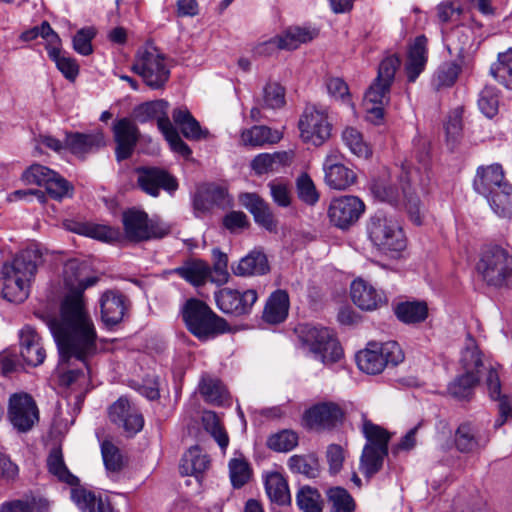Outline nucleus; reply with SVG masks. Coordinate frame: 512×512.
I'll list each match as a JSON object with an SVG mask.
<instances>
[{"label": "nucleus", "mask_w": 512, "mask_h": 512, "mask_svg": "<svg viewBox=\"0 0 512 512\" xmlns=\"http://www.w3.org/2000/svg\"><path fill=\"white\" fill-rule=\"evenodd\" d=\"M98 281L87 263L77 259L65 263L63 284L68 292L61 303L60 319L47 320L62 363L76 359L87 367L88 359L97 352V333L85 309L84 291Z\"/></svg>", "instance_id": "f257e3e1"}, {"label": "nucleus", "mask_w": 512, "mask_h": 512, "mask_svg": "<svg viewBox=\"0 0 512 512\" xmlns=\"http://www.w3.org/2000/svg\"><path fill=\"white\" fill-rule=\"evenodd\" d=\"M43 264V253L37 245L19 251L1 268L0 294L9 302L21 303L30 293L38 268Z\"/></svg>", "instance_id": "f03ea898"}, {"label": "nucleus", "mask_w": 512, "mask_h": 512, "mask_svg": "<svg viewBox=\"0 0 512 512\" xmlns=\"http://www.w3.org/2000/svg\"><path fill=\"white\" fill-rule=\"evenodd\" d=\"M474 190L485 197L494 211L501 218L512 214V185L505 178L502 165L493 163L481 165L476 169L473 180Z\"/></svg>", "instance_id": "7ed1b4c3"}, {"label": "nucleus", "mask_w": 512, "mask_h": 512, "mask_svg": "<svg viewBox=\"0 0 512 512\" xmlns=\"http://www.w3.org/2000/svg\"><path fill=\"white\" fill-rule=\"evenodd\" d=\"M414 172H405L400 177V188L397 185L389 183H375L372 186V193L381 202H386L392 206H404L410 220L415 225L423 223L426 214V208L420 200L415 187H412Z\"/></svg>", "instance_id": "20e7f679"}, {"label": "nucleus", "mask_w": 512, "mask_h": 512, "mask_svg": "<svg viewBox=\"0 0 512 512\" xmlns=\"http://www.w3.org/2000/svg\"><path fill=\"white\" fill-rule=\"evenodd\" d=\"M400 64L401 60L396 55L384 58L379 64L377 77L365 93L367 119L374 124H379L384 117L383 106L390 100V88Z\"/></svg>", "instance_id": "39448f33"}, {"label": "nucleus", "mask_w": 512, "mask_h": 512, "mask_svg": "<svg viewBox=\"0 0 512 512\" xmlns=\"http://www.w3.org/2000/svg\"><path fill=\"white\" fill-rule=\"evenodd\" d=\"M295 333L301 347L324 365L336 363L341 359L343 350L330 329L312 324H299L295 328Z\"/></svg>", "instance_id": "423d86ee"}, {"label": "nucleus", "mask_w": 512, "mask_h": 512, "mask_svg": "<svg viewBox=\"0 0 512 512\" xmlns=\"http://www.w3.org/2000/svg\"><path fill=\"white\" fill-rule=\"evenodd\" d=\"M183 321L199 340H208L228 330L227 322L202 300L188 299L181 308Z\"/></svg>", "instance_id": "0eeeda50"}, {"label": "nucleus", "mask_w": 512, "mask_h": 512, "mask_svg": "<svg viewBox=\"0 0 512 512\" xmlns=\"http://www.w3.org/2000/svg\"><path fill=\"white\" fill-rule=\"evenodd\" d=\"M362 433L366 444L360 456L359 469L366 478L370 479L383 467L384 459L388 455L390 434L369 420L363 421Z\"/></svg>", "instance_id": "6e6552de"}, {"label": "nucleus", "mask_w": 512, "mask_h": 512, "mask_svg": "<svg viewBox=\"0 0 512 512\" xmlns=\"http://www.w3.org/2000/svg\"><path fill=\"white\" fill-rule=\"evenodd\" d=\"M476 270L483 282L490 287H512V254L500 246L485 249Z\"/></svg>", "instance_id": "1a4fd4ad"}, {"label": "nucleus", "mask_w": 512, "mask_h": 512, "mask_svg": "<svg viewBox=\"0 0 512 512\" xmlns=\"http://www.w3.org/2000/svg\"><path fill=\"white\" fill-rule=\"evenodd\" d=\"M370 241L383 252H401L406 248V237L400 224L383 212H377L367 222Z\"/></svg>", "instance_id": "9d476101"}, {"label": "nucleus", "mask_w": 512, "mask_h": 512, "mask_svg": "<svg viewBox=\"0 0 512 512\" xmlns=\"http://www.w3.org/2000/svg\"><path fill=\"white\" fill-rule=\"evenodd\" d=\"M125 237L131 242H142L163 238L170 232V227L158 220L149 219L144 211L129 209L122 215Z\"/></svg>", "instance_id": "9b49d317"}, {"label": "nucleus", "mask_w": 512, "mask_h": 512, "mask_svg": "<svg viewBox=\"0 0 512 512\" xmlns=\"http://www.w3.org/2000/svg\"><path fill=\"white\" fill-rule=\"evenodd\" d=\"M132 69L151 89L163 88L170 77L166 58L155 47H148L139 52Z\"/></svg>", "instance_id": "f8f14e48"}, {"label": "nucleus", "mask_w": 512, "mask_h": 512, "mask_svg": "<svg viewBox=\"0 0 512 512\" xmlns=\"http://www.w3.org/2000/svg\"><path fill=\"white\" fill-rule=\"evenodd\" d=\"M39 408L35 399L26 392L10 395L7 405V419L20 433L30 431L39 421Z\"/></svg>", "instance_id": "ddd939ff"}, {"label": "nucleus", "mask_w": 512, "mask_h": 512, "mask_svg": "<svg viewBox=\"0 0 512 512\" xmlns=\"http://www.w3.org/2000/svg\"><path fill=\"white\" fill-rule=\"evenodd\" d=\"M301 138L314 146L323 145L330 137L332 124L327 110L315 105H308L299 120Z\"/></svg>", "instance_id": "4468645a"}, {"label": "nucleus", "mask_w": 512, "mask_h": 512, "mask_svg": "<svg viewBox=\"0 0 512 512\" xmlns=\"http://www.w3.org/2000/svg\"><path fill=\"white\" fill-rule=\"evenodd\" d=\"M217 307L225 314L234 316L247 315L258 299L257 291L247 289L240 291L232 288H222L215 292Z\"/></svg>", "instance_id": "2eb2a0df"}, {"label": "nucleus", "mask_w": 512, "mask_h": 512, "mask_svg": "<svg viewBox=\"0 0 512 512\" xmlns=\"http://www.w3.org/2000/svg\"><path fill=\"white\" fill-rule=\"evenodd\" d=\"M364 210L365 205L357 196H340L330 202L328 217L335 227L345 230L359 220Z\"/></svg>", "instance_id": "dca6fc26"}, {"label": "nucleus", "mask_w": 512, "mask_h": 512, "mask_svg": "<svg viewBox=\"0 0 512 512\" xmlns=\"http://www.w3.org/2000/svg\"><path fill=\"white\" fill-rule=\"evenodd\" d=\"M343 155L337 150H331L323 163L325 183L332 189L345 190L352 186L357 179V175L341 160Z\"/></svg>", "instance_id": "f3484780"}, {"label": "nucleus", "mask_w": 512, "mask_h": 512, "mask_svg": "<svg viewBox=\"0 0 512 512\" xmlns=\"http://www.w3.org/2000/svg\"><path fill=\"white\" fill-rule=\"evenodd\" d=\"M116 143L115 156L118 162L130 158L140 138V131L135 122L129 118L116 120L112 127Z\"/></svg>", "instance_id": "a211bd4d"}, {"label": "nucleus", "mask_w": 512, "mask_h": 512, "mask_svg": "<svg viewBox=\"0 0 512 512\" xmlns=\"http://www.w3.org/2000/svg\"><path fill=\"white\" fill-rule=\"evenodd\" d=\"M109 418L113 423L122 427L129 436L137 434L144 425L142 414L123 397L110 406Z\"/></svg>", "instance_id": "6ab92c4d"}, {"label": "nucleus", "mask_w": 512, "mask_h": 512, "mask_svg": "<svg viewBox=\"0 0 512 512\" xmlns=\"http://www.w3.org/2000/svg\"><path fill=\"white\" fill-rule=\"evenodd\" d=\"M19 349L22 362L28 366L37 367L46 358L42 338L30 325H25L19 331Z\"/></svg>", "instance_id": "aec40b11"}, {"label": "nucleus", "mask_w": 512, "mask_h": 512, "mask_svg": "<svg viewBox=\"0 0 512 512\" xmlns=\"http://www.w3.org/2000/svg\"><path fill=\"white\" fill-rule=\"evenodd\" d=\"M130 307L129 299L118 290H107L100 298L101 319L107 327L119 324Z\"/></svg>", "instance_id": "412c9836"}, {"label": "nucleus", "mask_w": 512, "mask_h": 512, "mask_svg": "<svg viewBox=\"0 0 512 512\" xmlns=\"http://www.w3.org/2000/svg\"><path fill=\"white\" fill-rule=\"evenodd\" d=\"M231 205L232 200L226 189L217 185L199 188L193 198V207L197 217L208 213L213 207L226 209Z\"/></svg>", "instance_id": "4be33fe9"}, {"label": "nucleus", "mask_w": 512, "mask_h": 512, "mask_svg": "<svg viewBox=\"0 0 512 512\" xmlns=\"http://www.w3.org/2000/svg\"><path fill=\"white\" fill-rule=\"evenodd\" d=\"M138 185L147 194L157 197L160 189L169 193L178 188L176 179L166 171L159 168H139Z\"/></svg>", "instance_id": "5701e85b"}, {"label": "nucleus", "mask_w": 512, "mask_h": 512, "mask_svg": "<svg viewBox=\"0 0 512 512\" xmlns=\"http://www.w3.org/2000/svg\"><path fill=\"white\" fill-rule=\"evenodd\" d=\"M350 294L353 303L361 310L373 311L387 302L383 291L377 290L367 281L359 278L351 283Z\"/></svg>", "instance_id": "b1692460"}, {"label": "nucleus", "mask_w": 512, "mask_h": 512, "mask_svg": "<svg viewBox=\"0 0 512 512\" xmlns=\"http://www.w3.org/2000/svg\"><path fill=\"white\" fill-rule=\"evenodd\" d=\"M240 204L254 217L257 224L273 232L277 229V221L270 206L256 193H241L238 197Z\"/></svg>", "instance_id": "393cba45"}, {"label": "nucleus", "mask_w": 512, "mask_h": 512, "mask_svg": "<svg viewBox=\"0 0 512 512\" xmlns=\"http://www.w3.org/2000/svg\"><path fill=\"white\" fill-rule=\"evenodd\" d=\"M340 407L334 403H321L311 407L305 413V420L310 428L331 429L342 419Z\"/></svg>", "instance_id": "a878e982"}, {"label": "nucleus", "mask_w": 512, "mask_h": 512, "mask_svg": "<svg viewBox=\"0 0 512 512\" xmlns=\"http://www.w3.org/2000/svg\"><path fill=\"white\" fill-rule=\"evenodd\" d=\"M104 145L105 137L101 130H95L91 133H66L65 148L77 156H84L87 153L98 150Z\"/></svg>", "instance_id": "bb28decb"}, {"label": "nucleus", "mask_w": 512, "mask_h": 512, "mask_svg": "<svg viewBox=\"0 0 512 512\" xmlns=\"http://www.w3.org/2000/svg\"><path fill=\"white\" fill-rule=\"evenodd\" d=\"M169 104L163 99L142 103L133 109L132 116L139 123L157 120L161 133L166 130V122L172 124L168 117Z\"/></svg>", "instance_id": "cd10ccee"}, {"label": "nucleus", "mask_w": 512, "mask_h": 512, "mask_svg": "<svg viewBox=\"0 0 512 512\" xmlns=\"http://www.w3.org/2000/svg\"><path fill=\"white\" fill-rule=\"evenodd\" d=\"M486 386L489 395L494 400H499V418L495 421L494 427L504 425L508 418L512 417V396L501 395V382L497 370L493 367L487 369Z\"/></svg>", "instance_id": "c85d7f7f"}, {"label": "nucleus", "mask_w": 512, "mask_h": 512, "mask_svg": "<svg viewBox=\"0 0 512 512\" xmlns=\"http://www.w3.org/2000/svg\"><path fill=\"white\" fill-rule=\"evenodd\" d=\"M487 440L483 439L479 429L470 421L461 423L455 431L454 444L461 453H475L486 446Z\"/></svg>", "instance_id": "c756f323"}, {"label": "nucleus", "mask_w": 512, "mask_h": 512, "mask_svg": "<svg viewBox=\"0 0 512 512\" xmlns=\"http://www.w3.org/2000/svg\"><path fill=\"white\" fill-rule=\"evenodd\" d=\"M169 274H177L192 286L200 287L211 276V267L201 259L190 258L184 261L181 266L170 270Z\"/></svg>", "instance_id": "7c9ffc66"}, {"label": "nucleus", "mask_w": 512, "mask_h": 512, "mask_svg": "<svg viewBox=\"0 0 512 512\" xmlns=\"http://www.w3.org/2000/svg\"><path fill=\"white\" fill-rule=\"evenodd\" d=\"M290 307L289 295L285 290L278 289L268 297L262 319L269 324H280L288 316Z\"/></svg>", "instance_id": "2f4dec72"}, {"label": "nucleus", "mask_w": 512, "mask_h": 512, "mask_svg": "<svg viewBox=\"0 0 512 512\" xmlns=\"http://www.w3.org/2000/svg\"><path fill=\"white\" fill-rule=\"evenodd\" d=\"M293 154L287 151L260 153L251 161V169L258 176L276 172L292 162Z\"/></svg>", "instance_id": "473e14b6"}, {"label": "nucleus", "mask_w": 512, "mask_h": 512, "mask_svg": "<svg viewBox=\"0 0 512 512\" xmlns=\"http://www.w3.org/2000/svg\"><path fill=\"white\" fill-rule=\"evenodd\" d=\"M427 62V38L424 35L416 37L408 52V59L405 65L407 79L415 82L418 76L425 69Z\"/></svg>", "instance_id": "72a5a7b5"}, {"label": "nucleus", "mask_w": 512, "mask_h": 512, "mask_svg": "<svg viewBox=\"0 0 512 512\" xmlns=\"http://www.w3.org/2000/svg\"><path fill=\"white\" fill-rule=\"evenodd\" d=\"M172 118L185 138L199 140L207 137L208 131L201 128L199 122L192 116L187 108L180 107L174 109Z\"/></svg>", "instance_id": "f704fd0d"}, {"label": "nucleus", "mask_w": 512, "mask_h": 512, "mask_svg": "<svg viewBox=\"0 0 512 512\" xmlns=\"http://www.w3.org/2000/svg\"><path fill=\"white\" fill-rule=\"evenodd\" d=\"M210 460L206 454H203L197 446L191 447L182 457L180 463V473L182 475L195 476L199 479L208 469Z\"/></svg>", "instance_id": "c9c22d12"}, {"label": "nucleus", "mask_w": 512, "mask_h": 512, "mask_svg": "<svg viewBox=\"0 0 512 512\" xmlns=\"http://www.w3.org/2000/svg\"><path fill=\"white\" fill-rule=\"evenodd\" d=\"M282 138V133L273 130L265 125H256L246 129L241 133V141L244 145L253 147H262L266 144L278 143Z\"/></svg>", "instance_id": "e433bc0d"}, {"label": "nucleus", "mask_w": 512, "mask_h": 512, "mask_svg": "<svg viewBox=\"0 0 512 512\" xmlns=\"http://www.w3.org/2000/svg\"><path fill=\"white\" fill-rule=\"evenodd\" d=\"M460 365L464 373L476 374L480 377L481 369L485 368L482 353L476 343V340L468 334L465 341V347L462 350Z\"/></svg>", "instance_id": "4c0bfd02"}, {"label": "nucleus", "mask_w": 512, "mask_h": 512, "mask_svg": "<svg viewBox=\"0 0 512 512\" xmlns=\"http://www.w3.org/2000/svg\"><path fill=\"white\" fill-rule=\"evenodd\" d=\"M71 498L82 512H111V506L107 501L84 488H72Z\"/></svg>", "instance_id": "58836bf2"}, {"label": "nucleus", "mask_w": 512, "mask_h": 512, "mask_svg": "<svg viewBox=\"0 0 512 512\" xmlns=\"http://www.w3.org/2000/svg\"><path fill=\"white\" fill-rule=\"evenodd\" d=\"M397 318L405 324H418L428 317V306L425 301L400 302L394 309Z\"/></svg>", "instance_id": "ea45409f"}, {"label": "nucleus", "mask_w": 512, "mask_h": 512, "mask_svg": "<svg viewBox=\"0 0 512 512\" xmlns=\"http://www.w3.org/2000/svg\"><path fill=\"white\" fill-rule=\"evenodd\" d=\"M268 271L269 265L266 255L256 251L243 257L237 266L233 267V272L237 276L263 275Z\"/></svg>", "instance_id": "a19ab883"}, {"label": "nucleus", "mask_w": 512, "mask_h": 512, "mask_svg": "<svg viewBox=\"0 0 512 512\" xmlns=\"http://www.w3.org/2000/svg\"><path fill=\"white\" fill-rule=\"evenodd\" d=\"M356 362L361 371L371 375L381 373L386 366L377 343H369L365 350L358 352Z\"/></svg>", "instance_id": "79ce46f5"}, {"label": "nucleus", "mask_w": 512, "mask_h": 512, "mask_svg": "<svg viewBox=\"0 0 512 512\" xmlns=\"http://www.w3.org/2000/svg\"><path fill=\"white\" fill-rule=\"evenodd\" d=\"M70 230L104 242H115L120 239L118 228L94 223H76Z\"/></svg>", "instance_id": "37998d69"}, {"label": "nucleus", "mask_w": 512, "mask_h": 512, "mask_svg": "<svg viewBox=\"0 0 512 512\" xmlns=\"http://www.w3.org/2000/svg\"><path fill=\"white\" fill-rule=\"evenodd\" d=\"M265 489L272 502L278 505H285L290 502L291 497L287 481L279 472L267 474L265 478Z\"/></svg>", "instance_id": "c03bdc74"}, {"label": "nucleus", "mask_w": 512, "mask_h": 512, "mask_svg": "<svg viewBox=\"0 0 512 512\" xmlns=\"http://www.w3.org/2000/svg\"><path fill=\"white\" fill-rule=\"evenodd\" d=\"M315 29L290 27L283 34L278 35V43L283 50H295L301 44L312 41L317 36Z\"/></svg>", "instance_id": "a18cd8bd"}, {"label": "nucleus", "mask_w": 512, "mask_h": 512, "mask_svg": "<svg viewBox=\"0 0 512 512\" xmlns=\"http://www.w3.org/2000/svg\"><path fill=\"white\" fill-rule=\"evenodd\" d=\"M199 392L206 402L213 405H222L228 397V393L220 380L205 375L199 382Z\"/></svg>", "instance_id": "49530a36"}, {"label": "nucleus", "mask_w": 512, "mask_h": 512, "mask_svg": "<svg viewBox=\"0 0 512 512\" xmlns=\"http://www.w3.org/2000/svg\"><path fill=\"white\" fill-rule=\"evenodd\" d=\"M491 76L505 88L512 90V48L498 54L490 67Z\"/></svg>", "instance_id": "de8ad7c7"}, {"label": "nucleus", "mask_w": 512, "mask_h": 512, "mask_svg": "<svg viewBox=\"0 0 512 512\" xmlns=\"http://www.w3.org/2000/svg\"><path fill=\"white\" fill-rule=\"evenodd\" d=\"M461 72V66L455 62H444L435 71L432 78V86L435 90L452 87Z\"/></svg>", "instance_id": "09e8293b"}, {"label": "nucleus", "mask_w": 512, "mask_h": 512, "mask_svg": "<svg viewBox=\"0 0 512 512\" xmlns=\"http://www.w3.org/2000/svg\"><path fill=\"white\" fill-rule=\"evenodd\" d=\"M288 466L292 472L308 478H316L320 472L319 459L315 454L293 455L288 460Z\"/></svg>", "instance_id": "8fccbe9b"}, {"label": "nucleus", "mask_w": 512, "mask_h": 512, "mask_svg": "<svg viewBox=\"0 0 512 512\" xmlns=\"http://www.w3.org/2000/svg\"><path fill=\"white\" fill-rule=\"evenodd\" d=\"M48 470L60 481L71 486L78 483V478L74 476L66 467L63 454L60 448H53L47 458Z\"/></svg>", "instance_id": "3c124183"}, {"label": "nucleus", "mask_w": 512, "mask_h": 512, "mask_svg": "<svg viewBox=\"0 0 512 512\" xmlns=\"http://www.w3.org/2000/svg\"><path fill=\"white\" fill-rule=\"evenodd\" d=\"M326 495L330 512H354L355 501L346 489L332 487L327 490Z\"/></svg>", "instance_id": "603ef678"}, {"label": "nucleus", "mask_w": 512, "mask_h": 512, "mask_svg": "<svg viewBox=\"0 0 512 512\" xmlns=\"http://www.w3.org/2000/svg\"><path fill=\"white\" fill-rule=\"evenodd\" d=\"M48 56L67 80L75 81L79 74V65L74 58L66 56L59 47L48 48Z\"/></svg>", "instance_id": "864d4df0"}, {"label": "nucleus", "mask_w": 512, "mask_h": 512, "mask_svg": "<svg viewBox=\"0 0 512 512\" xmlns=\"http://www.w3.org/2000/svg\"><path fill=\"white\" fill-rule=\"evenodd\" d=\"M479 379L480 377L476 374L463 373L450 383L449 393L460 400L469 399L473 394L474 387L479 383Z\"/></svg>", "instance_id": "5fc2aeb1"}, {"label": "nucleus", "mask_w": 512, "mask_h": 512, "mask_svg": "<svg viewBox=\"0 0 512 512\" xmlns=\"http://www.w3.org/2000/svg\"><path fill=\"white\" fill-rule=\"evenodd\" d=\"M342 140L348 149L358 157L368 158L370 146L364 141L362 134L353 127H346L342 132Z\"/></svg>", "instance_id": "6e6d98bb"}, {"label": "nucleus", "mask_w": 512, "mask_h": 512, "mask_svg": "<svg viewBox=\"0 0 512 512\" xmlns=\"http://www.w3.org/2000/svg\"><path fill=\"white\" fill-rule=\"evenodd\" d=\"M296 503L302 512H322L323 510L320 493L310 486L299 489L296 495Z\"/></svg>", "instance_id": "4d7b16f0"}, {"label": "nucleus", "mask_w": 512, "mask_h": 512, "mask_svg": "<svg viewBox=\"0 0 512 512\" xmlns=\"http://www.w3.org/2000/svg\"><path fill=\"white\" fill-rule=\"evenodd\" d=\"M252 470L243 456L232 458L229 461V476L234 488L243 487L251 478Z\"/></svg>", "instance_id": "13d9d810"}, {"label": "nucleus", "mask_w": 512, "mask_h": 512, "mask_svg": "<svg viewBox=\"0 0 512 512\" xmlns=\"http://www.w3.org/2000/svg\"><path fill=\"white\" fill-rule=\"evenodd\" d=\"M202 422L205 430L212 435L221 449L225 450L229 444V438L216 413L212 411L205 412Z\"/></svg>", "instance_id": "bf43d9fd"}, {"label": "nucleus", "mask_w": 512, "mask_h": 512, "mask_svg": "<svg viewBox=\"0 0 512 512\" xmlns=\"http://www.w3.org/2000/svg\"><path fill=\"white\" fill-rule=\"evenodd\" d=\"M298 444V435L292 430H282L271 435L267 440V446L276 452H288Z\"/></svg>", "instance_id": "052dcab7"}, {"label": "nucleus", "mask_w": 512, "mask_h": 512, "mask_svg": "<svg viewBox=\"0 0 512 512\" xmlns=\"http://www.w3.org/2000/svg\"><path fill=\"white\" fill-rule=\"evenodd\" d=\"M298 198L307 205H315L319 200V193L311 177L303 173L296 183Z\"/></svg>", "instance_id": "680f3d73"}, {"label": "nucleus", "mask_w": 512, "mask_h": 512, "mask_svg": "<svg viewBox=\"0 0 512 512\" xmlns=\"http://www.w3.org/2000/svg\"><path fill=\"white\" fill-rule=\"evenodd\" d=\"M478 106L486 117H494L498 112L499 106V96L497 90L490 86L484 87L479 95Z\"/></svg>", "instance_id": "e2e57ef3"}, {"label": "nucleus", "mask_w": 512, "mask_h": 512, "mask_svg": "<svg viewBox=\"0 0 512 512\" xmlns=\"http://www.w3.org/2000/svg\"><path fill=\"white\" fill-rule=\"evenodd\" d=\"M45 189L50 197L59 201L73 195V186L57 172L54 177L48 179Z\"/></svg>", "instance_id": "0e129e2a"}, {"label": "nucleus", "mask_w": 512, "mask_h": 512, "mask_svg": "<svg viewBox=\"0 0 512 512\" xmlns=\"http://www.w3.org/2000/svg\"><path fill=\"white\" fill-rule=\"evenodd\" d=\"M285 104V90L278 83H268L263 89V107L278 109Z\"/></svg>", "instance_id": "69168bd1"}, {"label": "nucleus", "mask_w": 512, "mask_h": 512, "mask_svg": "<svg viewBox=\"0 0 512 512\" xmlns=\"http://www.w3.org/2000/svg\"><path fill=\"white\" fill-rule=\"evenodd\" d=\"M96 36V30L93 27H84L74 35L72 43L73 49L83 56H88L93 52L92 40Z\"/></svg>", "instance_id": "338daca9"}, {"label": "nucleus", "mask_w": 512, "mask_h": 512, "mask_svg": "<svg viewBox=\"0 0 512 512\" xmlns=\"http://www.w3.org/2000/svg\"><path fill=\"white\" fill-rule=\"evenodd\" d=\"M469 29L464 26H457L455 29L448 33L443 32V38L447 42L449 50L463 51L470 42Z\"/></svg>", "instance_id": "774afa93"}]
</instances>
